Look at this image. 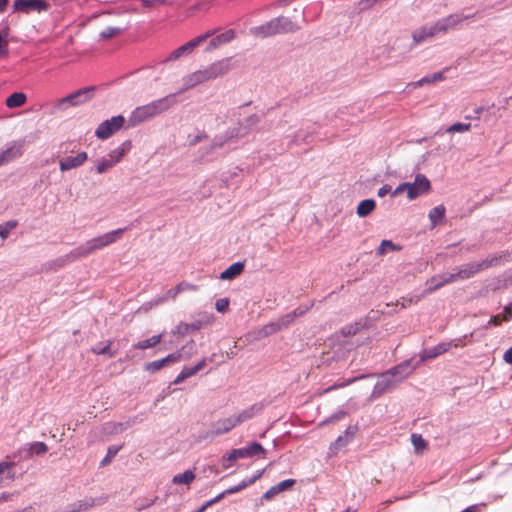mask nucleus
Listing matches in <instances>:
<instances>
[{
  "label": "nucleus",
  "mask_w": 512,
  "mask_h": 512,
  "mask_svg": "<svg viewBox=\"0 0 512 512\" xmlns=\"http://www.w3.org/2000/svg\"><path fill=\"white\" fill-rule=\"evenodd\" d=\"M127 228H118L109 232H106L97 237L91 238L84 243L80 244L73 250H71L66 258L69 261H76L82 258H86L94 252L101 250L109 245L116 243L120 240Z\"/></svg>",
  "instance_id": "nucleus-3"
},
{
  "label": "nucleus",
  "mask_w": 512,
  "mask_h": 512,
  "mask_svg": "<svg viewBox=\"0 0 512 512\" xmlns=\"http://www.w3.org/2000/svg\"><path fill=\"white\" fill-rule=\"evenodd\" d=\"M308 309H309L308 306H306V307L300 306V307L294 309L292 312H293L295 318H297L299 316L304 315L308 311Z\"/></svg>",
  "instance_id": "nucleus-61"
},
{
  "label": "nucleus",
  "mask_w": 512,
  "mask_h": 512,
  "mask_svg": "<svg viewBox=\"0 0 512 512\" xmlns=\"http://www.w3.org/2000/svg\"><path fill=\"white\" fill-rule=\"evenodd\" d=\"M161 305L160 302H158V297L148 301V302H145L140 308H139V311H143V312H148L149 310H151L152 308L156 307V306H159Z\"/></svg>",
  "instance_id": "nucleus-56"
},
{
  "label": "nucleus",
  "mask_w": 512,
  "mask_h": 512,
  "mask_svg": "<svg viewBox=\"0 0 512 512\" xmlns=\"http://www.w3.org/2000/svg\"><path fill=\"white\" fill-rule=\"evenodd\" d=\"M122 446L112 445L108 448L106 456L101 461V466H106L117 455Z\"/></svg>",
  "instance_id": "nucleus-46"
},
{
  "label": "nucleus",
  "mask_w": 512,
  "mask_h": 512,
  "mask_svg": "<svg viewBox=\"0 0 512 512\" xmlns=\"http://www.w3.org/2000/svg\"><path fill=\"white\" fill-rule=\"evenodd\" d=\"M27 97L22 92H15L6 99L8 108H17L25 104Z\"/></svg>",
  "instance_id": "nucleus-34"
},
{
  "label": "nucleus",
  "mask_w": 512,
  "mask_h": 512,
  "mask_svg": "<svg viewBox=\"0 0 512 512\" xmlns=\"http://www.w3.org/2000/svg\"><path fill=\"white\" fill-rule=\"evenodd\" d=\"M463 20L464 18L459 15H450L448 17L438 20L435 23L439 33L444 34L447 33L449 30L457 27Z\"/></svg>",
  "instance_id": "nucleus-19"
},
{
  "label": "nucleus",
  "mask_w": 512,
  "mask_h": 512,
  "mask_svg": "<svg viewBox=\"0 0 512 512\" xmlns=\"http://www.w3.org/2000/svg\"><path fill=\"white\" fill-rule=\"evenodd\" d=\"M445 212L446 209L443 205H438L430 210L428 217L432 227H435L444 220Z\"/></svg>",
  "instance_id": "nucleus-30"
},
{
  "label": "nucleus",
  "mask_w": 512,
  "mask_h": 512,
  "mask_svg": "<svg viewBox=\"0 0 512 512\" xmlns=\"http://www.w3.org/2000/svg\"><path fill=\"white\" fill-rule=\"evenodd\" d=\"M256 413H257V408L252 406V407L242 410L238 414L233 415V418L236 421V426L251 419Z\"/></svg>",
  "instance_id": "nucleus-38"
},
{
  "label": "nucleus",
  "mask_w": 512,
  "mask_h": 512,
  "mask_svg": "<svg viewBox=\"0 0 512 512\" xmlns=\"http://www.w3.org/2000/svg\"><path fill=\"white\" fill-rule=\"evenodd\" d=\"M501 322H502V319L500 318L499 315L493 316V317H491V319L489 320V322L487 323L485 328H488L490 325L498 326L501 324Z\"/></svg>",
  "instance_id": "nucleus-62"
},
{
  "label": "nucleus",
  "mask_w": 512,
  "mask_h": 512,
  "mask_svg": "<svg viewBox=\"0 0 512 512\" xmlns=\"http://www.w3.org/2000/svg\"><path fill=\"white\" fill-rule=\"evenodd\" d=\"M206 362L205 359H202L199 361L195 366L193 367H184L181 370V373L184 375V377L189 378L193 375H195L198 371L202 370L205 366Z\"/></svg>",
  "instance_id": "nucleus-42"
},
{
  "label": "nucleus",
  "mask_w": 512,
  "mask_h": 512,
  "mask_svg": "<svg viewBox=\"0 0 512 512\" xmlns=\"http://www.w3.org/2000/svg\"><path fill=\"white\" fill-rule=\"evenodd\" d=\"M449 349H450V344H447V342L439 343L432 348L423 350L420 353V361L424 362L428 359H433V358L447 352Z\"/></svg>",
  "instance_id": "nucleus-21"
},
{
  "label": "nucleus",
  "mask_w": 512,
  "mask_h": 512,
  "mask_svg": "<svg viewBox=\"0 0 512 512\" xmlns=\"http://www.w3.org/2000/svg\"><path fill=\"white\" fill-rule=\"evenodd\" d=\"M398 249V247L390 240H383L381 243H380V246L377 250V254L378 255H384L385 253H387L388 251H393V250H396Z\"/></svg>",
  "instance_id": "nucleus-49"
},
{
  "label": "nucleus",
  "mask_w": 512,
  "mask_h": 512,
  "mask_svg": "<svg viewBox=\"0 0 512 512\" xmlns=\"http://www.w3.org/2000/svg\"><path fill=\"white\" fill-rule=\"evenodd\" d=\"M232 69V58L227 57L211 63L210 65L185 75L182 78V88L178 93H183L201 84L223 77Z\"/></svg>",
  "instance_id": "nucleus-1"
},
{
  "label": "nucleus",
  "mask_w": 512,
  "mask_h": 512,
  "mask_svg": "<svg viewBox=\"0 0 512 512\" xmlns=\"http://www.w3.org/2000/svg\"><path fill=\"white\" fill-rule=\"evenodd\" d=\"M253 483H254V479L243 480L238 485L224 490V494L227 496V495H231V494L240 492L241 490L245 489L249 485H252Z\"/></svg>",
  "instance_id": "nucleus-44"
},
{
  "label": "nucleus",
  "mask_w": 512,
  "mask_h": 512,
  "mask_svg": "<svg viewBox=\"0 0 512 512\" xmlns=\"http://www.w3.org/2000/svg\"><path fill=\"white\" fill-rule=\"evenodd\" d=\"M144 7L152 8L157 4L165 3V0H139Z\"/></svg>",
  "instance_id": "nucleus-59"
},
{
  "label": "nucleus",
  "mask_w": 512,
  "mask_h": 512,
  "mask_svg": "<svg viewBox=\"0 0 512 512\" xmlns=\"http://www.w3.org/2000/svg\"><path fill=\"white\" fill-rule=\"evenodd\" d=\"M470 129H471L470 123L457 122V123H454L451 126H449L446 131L448 133H463V132L469 131Z\"/></svg>",
  "instance_id": "nucleus-45"
},
{
  "label": "nucleus",
  "mask_w": 512,
  "mask_h": 512,
  "mask_svg": "<svg viewBox=\"0 0 512 512\" xmlns=\"http://www.w3.org/2000/svg\"><path fill=\"white\" fill-rule=\"evenodd\" d=\"M236 33L233 29H227L224 32L218 34L217 36L213 37L211 41L209 42V45L207 47L208 51H211L213 49H216L224 44H227L231 42L233 39H235Z\"/></svg>",
  "instance_id": "nucleus-20"
},
{
  "label": "nucleus",
  "mask_w": 512,
  "mask_h": 512,
  "mask_svg": "<svg viewBox=\"0 0 512 512\" xmlns=\"http://www.w3.org/2000/svg\"><path fill=\"white\" fill-rule=\"evenodd\" d=\"M18 226V222L16 220L7 221L4 224L0 225V237L2 239H6L10 232Z\"/></svg>",
  "instance_id": "nucleus-43"
},
{
  "label": "nucleus",
  "mask_w": 512,
  "mask_h": 512,
  "mask_svg": "<svg viewBox=\"0 0 512 512\" xmlns=\"http://www.w3.org/2000/svg\"><path fill=\"white\" fill-rule=\"evenodd\" d=\"M13 463L0 462V485L5 481H12L15 473L12 470Z\"/></svg>",
  "instance_id": "nucleus-31"
},
{
  "label": "nucleus",
  "mask_w": 512,
  "mask_h": 512,
  "mask_svg": "<svg viewBox=\"0 0 512 512\" xmlns=\"http://www.w3.org/2000/svg\"><path fill=\"white\" fill-rule=\"evenodd\" d=\"M214 34V31L211 30V31H207L206 33L202 34V35H199L197 36L196 38L188 41L186 44L187 48L191 51V53L193 52V50L198 47L200 44H202L203 42H205L209 37H211L212 35Z\"/></svg>",
  "instance_id": "nucleus-40"
},
{
  "label": "nucleus",
  "mask_w": 512,
  "mask_h": 512,
  "mask_svg": "<svg viewBox=\"0 0 512 512\" xmlns=\"http://www.w3.org/2000/svg\"><path fill=\"white\" fill-rule=\"evenodd\" d=\"M176 286H177V290L180 293H183L185 291H196L197 290V286L196 285L188 283V282H185V281L180 282Z\"/></svg>",
  "instance_id": "nucleus-55"
},
{
  "label": "nucleus",
  "mask_w": 512,
  "mask_h": 512,
  "mask_svg": "<svg viewBox=\"0 0 512 512\" xmlns=\"http://www.w3.org/2000/svg\"><path fill=\"white\" fill-rule=\"evenodd\" d=\"M399 381H396L391 375L389 371L383 373L380 377V379L376 382L374 386V393L381 394L393 387L396 383Z\"/></svg>",
  "instance_id": "nucleus-23"
},
{
  "label": "nucleus",
  "mask_w": 512,
  "mask_h": 512,
  "mask_svg": "<svg viewBox=\"0 0 512 512\" xmlns=\"http://www.w3.org/2000/svg\"><path fill=\"white\" fill-rule=\"evenodd\" d=\"M376 208V203L373 199L362 200L356 209V213L359 217L363 218L371 214Z\"/></svg>",
  "instance_id": "nucleus-29"
},
{
  "label": "nucleus",
  "mask_w": 512,
  "mask_h": 512,
  "mask_svg": "<svg viewBox=\"0 0 512 512\" xmlns=\"http://www.w3.org/2000/svg\"><path fill=\"white\" fill-rule=\"evenodd\" d=\"M294 483H295V480H293V479H287V480L279 482L278 484L272 486L270 489H268L264 493L263 499H265L267 501L272 500L279 493L290 489L294 485Z\"/></svg>",
  "instance_id": "nucleus-22"
},
{
  "label": "nucleus",
  "mask_w": 512,
  "mask_h": 512,
  "mask_svg": "<svg viewBox=\"0 0 512 512\" xmlns=\"http://www.w3.org/2000/svg\"><path fill=\"white\" fill-rule=\"evenodd\" d=\"M431 189V184L428 178L423 174H417L414 182H407V198L414 200L421 195L428 193Z\"/></svg>",
  "instance_id": "nucleus-9"
},
{
  "label": "nucleus",
  "mask_w": 512,
  "mask_h": 512,
  "mask_svg": "<svg viewBox=\"0 0 512 512\" xmlns=\"http://www.w3.org/2000/svg\"><path fill=\"white\" fill-rule=\"evenodd\" d=\"M406 192L407 193V182H404V183H401L399 184L395 189L394 191L392 192V197H396L402 193Z\"/></svg>",
  "instance_id": "nucleus-58"
},
{
  "label": "nucleus",
  "mask_w": 512,
  "mask_h": 512,
  "mask_svg": "<svg viewBox=\"0 0 512 512\" xmlns=\"http://www.w3.org/2000/svg\"><path fill=\"white\" fill-rule=\"evenodd\" d=\"M23 154V144L20 141H12L0 148V166L10 163L21 157Z\"/></svg>",
  "instance_id": "nucleus-10"
},
{
  "label": "nucleus",
  "mask_w": 512,
  "mask_h": 512,
  "mask_svg": "<svg viewBox=\"0 0 512 512\" xmlns=\"http://www.w3.org/2000/svg\"><path fill=\"white\" fill-rule=\"evenodd\" d=\"M496 261L497 258H486L480 261L464 264L458 268L457 272L451 273V275L453 276V281L456 282L459 280L469 279L476 275L477 273H479L480 271L488 269Z\"/></svg>",
  "instance_id": "nucleus-6"
},
{
  "label": "nucleus",
  "mask_w": 512,
  "mask_h": 512,
  "mask_svg": "<svg viewBox=\"0 0 512 512\" xmlns=\"http://www.w3.org/2000/svg\"><path fill=\"white\" fill-rule=\"evenodd\" d=\"M131 147H132V143L130 140L124 141L117 148L111 150L108 153L110 159L113 160L114 164L116 165L130 151Z\"/></svg>",
  "instance_id": "nucleus-25"
},
{
  "label": "nucleus",
  "mask_w": 512,
  "mask_h": 512,
  "mask_svg": "<svg viewBox=\"0 0 512 512\" xmlns=\"http://www.w3.org/2000/svg\"><path fill=\"white\" fill-rule=\"evenodd\" d=\"M92 88L80 89L66 97L61 98L56 104L58 110L64 111L88 102L91 99Z\"/></svg>",
  "instance_id": "nucleus-8"
},
{
  "label": "nucleus",
  "mask_w": 512,
  "mask_h": 512,
  "mask_svg": "<svg viewBox=\"0 0 512 512\" xmlns=\"http://www.w3.org/2000/svg\"><path fill=\"white\" fill-rule=\"evenodd\" d=\"M176 104V94H169L134 108L127 120V128H134L166 112Z\"/></svg>",
  "instance_id": "nucleus-2"
},
{
  "label": "nucleus",
  "mask_w": 512,
  "mask_h": 512,
  "mask_svg": "<svg viewBox=\"0 0 512 512\" xmlns=\"http://www.w3.org/2000/svg\"><path fill=\"white\" fill-rule=\"evenodd\" d=\"M114 166L113 160H111L109 154H107L96 161L95 171L97 174H104Z\"/></svg>",
  "instance_id": "nucleus-33"
},
{
  "label": "nucleus",
  "mask_w": 512,
  "mask_h": 512,
  "mask_svg": "<svg viewBox=\"0 0 512 512\" xmlns=\"http://www.w3.org/2000/svg\"><path fill=\"white\" fill-rule=\"evenodd\" d=\"M234 427H236V421L233 418V415L219 419L211 424V428L209 431V435L212 437H216L231 431Z\"/></svg>",
  "instance_id": "nucleus-12"
},
{
  "label": "nucleus",
  "mask_w": 512,
  "mask_h": 512,
  "mask_svg": "<svg viewBox=\"0 0 512 512\" xmlns=\"http://www.w3.org/2000/svg\"><path fill=\"white\" fill-rule=\"evenodd\" d=\"M111 341L101 342L92 348V352L97 355H107L112 358L116 355V351L111 349Z\"/></svg>",
  "instance_id": "nucleus-35"
},
{
  "label": "nucleus",
  "mask_w": 512,
  "mask_h": 512,
  "mask_svg": "<svg viewBox=\"0 0 512 512\" xmlns=\"http://www.w3.org/2000/svg\"><path fill=\"white\" fill-rule=\"evenodd\" d=\"M426 84H432L431 75L425 76L416 82L410 83L409 86H412L413 88H418V87H422Z\"/></svg>",
  "instance_id": "nucleus-57"
},
{
  "label": "nucleus",
  "mask_w": 512,
  "mask_h": 512,
  "mask_svg": "<svg viewBox=\"0 0 512 512\" xmlns=\"http://www.w3.org/2000/svg\"><path fill=\"white\" fill-rule=\"evenodd\" d=\"M215 308L220 313L227 312L229 308V299L228 298H220L215 303Z\"/></svg>",
  "instance_id": "nucleus-54"
},
{
  "label": "nucleus",
  "mask_w": 512,
  "mask_h": 512,
  "mask_svg": "<svg viewBox=\"0 0 512 512\" xmlns=\"http://www.w3.org/2000/svg\"><path fill=\"white\" fill-rule=\"evenodd\" d=\"M244 269V264L241 262H236L230 265L227 269L221 272L219 278L221 280H232L238 275L242 273Z\"/></svg>",
  "instance_id": "nucleus-27"
},
{
  "label": "nucleus",
  "mask_w": 512,
  "mask_h": 512,
  "mask_svg": "<svg viewBox=\"0 0 512 512\" xmlns=\"http://www.w3.org/2000/svg\"><path fill=\"white\" fill-rule=\"evenodd\" d=\"M453 282H454L453 281V276L451 275V273H445V274H442V275H436V276H434V277H432V278H430L429 280L426 281L424 293L425 294H430L433 291L441 288L445 284H450V283H453Z\"/></svg>",
  "instance_id": "nucleus-15"
},
{
  "label": "nucleus",
  "mask_w": 512,
  "mask_h": 512,
  "mask_svg": "<svg viewBox=\"0 0 512 512\" xmlns=\"http://www.w3.org/2000/svg\"><path fill=\"white\" fill-rule=\"evenodd\" d=\"M301 26L286 16L274 18L265 24L250 29V33L256 37H269L279 33H289L297 31Z\"/></svg>",
  "instance_id": "nucleus-4"
},
{
  "label": "nucleus",
  "mask_w": 512,
  "mask_h": 512,
  "mask_svg": "<svg viewBox=\"0 0 512 512\" xmlns=\"http://www.w3.org/2000/svg\"><path fill=\"white\" fill-rule=\"evenodd\" d=\"M356 379H357V378H353V379L348 380V381H346V382H341V383H338V384H334L333 386H331V387L327 388V389L325 390V392H329V391L334 390V389H337V388L345 387V386H347V385L351 384L352 382H354Z\"/></svg>",
  "instance_id": "nucleus-60"
},
{
  "label": "nucleus",
  "mask_w": 512,
  "mask_h": 512,
  "mask_svg": "<svg viewBox=\"0 0 512 512\" xmlns=\"http://www.w3.org/2000/svg\"><path fill=\"white\" fill-rule=\"evenodd\" d=\"M440 34L438 29L436 28V23L424 25L418 29H416L412 33L413 42L415 44H419L429 38H432L436 35Z\"/></svg>",
  "instance_id": "nucleus-16"
},
{
  "label": "nucleus",
  "mask_w": 512,
  "mask_h": 512,
  "mask_svg": "<svg viewBox=\"0 0 512 512\" xmlns=\"http://www.w3.org/2000/svg\"><path fill=\"white\" fill-rule=\"evenodd\" d=\"M248 453L244 451V448L233 449L229 454L223 458L222 466L224 469H228L231 466V462L241 458H247Z\"/></svg>",
  "instance_id": "nucleus-28"
},
{
  "label": "nucleus",
  "mask_w": 512,
  "mask_h": 512,
  "mask_svg": "<svg viewBox=\"0 0 512 512\" xmlns=\"http://www.w3.org/2000/svg\"><path fill=\"white\" fill-rule=\"evenodd\" d=\"M259 116L257 114L250 115L244 122V124H239L237 127H233L229 129L224 134L217 135L212 141L209 151L207 154L213 152L216 149L223 147L226 143L233 141L234 139H238L244 137L250 129L255 127L259 123Z\"/></svg>",
  "instance_id": "nucleus-5"
},
{
  "label": "nucleus",
  "mask_w": 512,
  "mask_h": 512,
  "mask_svg": "<svg viewBox=\"0 0 512 512\" xmlns=\"http://www.w3.org/2000/svg\"><path fill=\"white\" fill-rule=\"evenodd\" d=\"M48 451V447L44 442L36 441L27 444L22 449L25 458H30L34 455H42Z\"/></svg>",
  "instance_id": "nucleus-24"
},
{
  "label": "nucleus",
  "mask_w": 512,
  "mask_h": 512,
  "mask_svg": "<svg viewBox=\"0 0 512 512\" xmlns=\"http://www.w3.org/2000/svg\"><path fill=\"white\" fill-rule=\"evenodd\" d=\"M195 479V473L192 470H186L181 474L174 475L172 482L176 485H189Z\"/></svg>",
  "instance_id": "nucleus-36"
},
{
  "label": "nucleus",
  "mask_w": 512,
  "mask_h": 512,
  "mask_svg": "<svg viewBox=\"0 0 512 512\" xmlns=\"http://www.w3.org/2000/svg\"><path fill=\"white\" fill-rule=\"evenodd\" d=\"M129 422H107L102 426V431L106 436H113L124 432L129 427Z\"/></svg>",
  "instance_id": "nucleus-26"
},
{
  "label": "nucleus",
  "mask_w": 512,
  "mask_h": 512,
  "mask_svg": "<svg viewBox=\"0 0 512 512\" xmlns=\"http://www.w3.org/2000/svg\"><path fill=\"white\" fill-rule=\"evenodd\" d=\"M162 337H163L162 333L158 334V335H154L148 339L137 342L136 344L133 345V348L138 349V350H145L148 348L155 347L157 344L160 343Z\"/></svg>",
  "instance_id": "nucleus-32"
},
{
  "label": "nucleus",
  "mask_w": 512,
  "mask_h": 512,
  "mask_svg": "<svg viewBox=\"0 0 512 512\" xmlns=\"http://www.w3.org/2000/svg\"><path fill=\"white\" fill-rule=\"evenodd\" d=\"M121 33V29L120 28H117V27H107L105 28L101 33H100V36L102 38H105V39H108V38H112L118 34Z\"/></svg>",
  "instance_id": "nucleus-52"
},
{
  "label": "nucleus",
  "mask_w": 512,
  "mask_h": 512,
  "mask_svg": "<svg viewBox=\"0 0 512 512\" xmlns=\"http://www.w3.org/2000/svg\"><path fill=\"white\" fill-rule=\"evenodd\" d=\"M472 337H473V333L466 334L462 338L453 339V340L447 342V344H450V349L452 347H455V348L463 347V346L466 345L464 340L467 339V338H472Z\"/></svg>",
  "instance_id": "nucleus-53"
},
{
  "label": "nucleus",
  "mask_w": 512,
  "mask_h": 512,
  "mask_svg": "<svg viewBox=\"0 0 512 512\" xmlns=\"http://www.w3.org/2000/svg\"><path fill=\"white\" fill-rule=\"evenodd\" d=\"M503 359L506 363L512 364V347L505 352Z\"/></svg>",
  "instance_id": "nucleus-64"
},
{
  "label": "nucleus",
  "mask_w": 512,
  "mask_h": 512,
  "mask_svg": "<svg viewBox=\"0 0 512 512\" xmlns=\"http://www.w3.org/2000/svg\"><path fill=\"white\" fill-rule=\"evenodd\" d=\"M124 116L117 115L101 122L95 130V136L100 140H106L124 127Z\"/></svg>",
  "instance_id": "nucleus-7"
},
{
  "label": "nucleus",
  "mask_w": 512,
  "mask_h": 512,
  "mask_svg": "<svg viewBox=\"0 0 512 512\" xmlns=\"http://www.w3.org/2000/svg\"><path fill=\"white\" fill-rule=\"evenodd\" d=\"M244 451H247L248 457H252L256 454L265 453L264 448L257 442H253L247 447H244Z\"/></svg>",
  "instance_id": "nucleus-51"
},
{
  "label": "nucleus",
  "mask_w": 512,
  "mask_h": 512,
  "mask_svg": "<svg viewBox=\"0 0 512 512\" xmlns=\"http://www.w3.org/2000/svg\"><path fill=\"white\" fill-rule=\"evenodd\" d=\"M165 366L166 365H165L164 360L162 358V359H159V360H155V361L146 363L145 366H144V369L147 372L155 373V372L159 371L160 369H162Z\"/></svg>",
  "instance_id": "nucleus-48"
},
{
  "label": "nucleus",
  "mask_w": 512,
  "mask_h": 512,
  "mask_svg": "<svg viewBox=\"0 0 512 512\" xmlns=\"http://www.w3.org/2000/svg\"><path fill=\"white\" fill-rule=\"evenodd\" d=\"M14 10L30 13L46 11L49 7L44 0H15L13 4Z\"/></svg>",
  "instance_id": "nucleus-11"
},
{
  "label": "nucleus",
  "mask_w": 512,
  "mask_h": 512,
  "mask_svg": "<svg viewBox=\"0 0 512 512\" xmlns=\"http://www.w3.org/2000/svg\"><path fill=\"white\" fill-rule=\"evenodd\" d=\"M189 54H191V51L187 48L186 44H183L180 47H178L177 49H175L174 51H172L168 55V57L164 60V62L176 61L177 59H179L183 56H187Z\"/></svg>",
  "instance_id": "nucleus-39"
},
{
  "label": "nucleus",
  "mask_w": 512,
  "mask_h": 512,
  "mask_svg": "<svg viewBox=\"0 0 512 512\" xmlns=\"http://www.w3.org/2000/svg\"><path fill=\"white\" fill-rule=\"evenodd\" d=\"M179 294H180V292L177 290V286H175L174 288L166 291V293L164 295L158 296V302L163 304L169 300H175Z\"/></svg>",
  "instance_id": "nucleus-50"
},
{
  "label": "nucleus",
  "mask_w": 512,
  "mask_h": 512,
  "mask_svg": "<svg viewBox=\"0 0 512 512\" xmlns=\"http://www.w3.org/2000/svg\"><path fill=\"white\" fill-rule=\"evenodd\" d=\"M309 137H310V134L308 131H306L304 129H299L298 131L295 132V135L293 136L291 142L296 145H299L301 143L307 142Z\"/></svg>",
  "instance_id": "nucleus-47"
},
{
  "label": "nucleus",
  "mask_w": 512,
  "mask_h": 512,
  "mask_svg": "<svg viewBox=\"0 0 512 512\" xmlns=\"http://www.w3.org/2000/svg\"><path fill=\"white\" fill-rule=\"evenodd\" d=\"M194 354V341L191 340L187 345L183 346L179 351L171 353L163 358L166 366L179 362L182 358L188 359Z\"/></svg>",
  "instance_id": "nucleus-14"
},
{
  "label": "nucleus",
  "mask_w": 512,
  "mask_h": 512,
  "mask_svg": "<svg viewBox=\"0 0 512 512\" xmlns=\"http://www.w3.org/2000/svg\"><path fill=\"white\" fill-rule=\"evenodd\" d=\"M415 368L416 367L412 365L411 361L407 360L388 371L391 373L392 377L396 379V381L400 382L407 378L415 370Z\"/></svg>",
  "instance_id": "nucleus-17"
},
{
  "label": "nucleus",
  "mask_w": 512,
  "mask_h": 512,
  "mask_svg": "<svg viewBox=\"0 0 512 512\" xmlns=\"http://www.w3.org/2000/svg\"><path fill=\"white\" fill-rule=\"evenodd\" d=\"M295 316L293 312H290L278 319L275 323H270L263 328L264 335H269L281 330L284 327L290 325L294 320Z\"/></svg>",
  "instance_id": "nucleus-18"
},
{
  "label": "nucleus",
  "mask_w": 512,
  "mask_h": 512,
  "mask_svg": "<svg viewBox=\"0 0 512 512\" xmlns=\"http://www.w3.org/2000/svg\"><path fill=\"white\" fill-rule=\"evenodd\" d=\"M411 442H412V445L414 447V450L417 453L423 452L426 449V447H427L426 441L419 434H412L411 435Z\"/></svg>",
  "instance_id": "nucleus-41"
},
{
  "label": "nucleus",
  "mask_w": 512,
  "mask_h": 512,
  "mask_svg": "<svg viewBox=\"0 0 512 512\" xmlns=\"http://www.w3.org/2000/svg\"><path fill=\"white\" fill-rule=\"evenodd\" d=\"M201 328V324L200 323H185V322H180L176 327H175V330L173 331L174 333H177L179 335H186L190 332H193V331H197Z\"/></svg>",
  "instance_id": "nucleus-37"
},
{
  "label": "nucleus",
  "mask_w": 512,
  "mask_h": 512,
  "mask_svg": "<svg viewBox=\"0 0 512 512\" xmlns=\"http://www.w3.org/2000/svg\"><path fill=\"white\" fill-rule=\"evenodd\" d=\"M390 186L389 185H384L382 186L381 188L378 189V192H377V195L379 197H384L388 192H390Z\"/></svg>",
  "instance_id": "nucleus-63"
},
{
  "label": "nucleus",
  "mask_w": 512,
  "mask_h": 512,
  "mask_svg": "<svg viewBox=\"0 0 512 512\" xmlns=\"http://www.w3.org/2000/svg\"><path fill=\"white\" fill-rule=\"evenodd\" d=\"M88 159L86 152L82 151L75 156H67L59 161V168L62 172L82 166Z\"/></svg>",
  "instance_id": "nucleus-13"
}]
</instances>
